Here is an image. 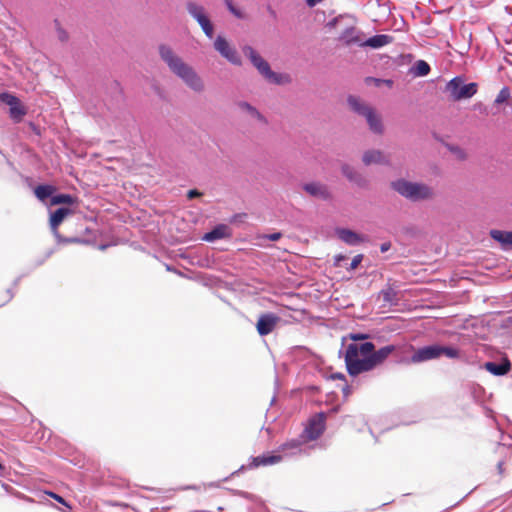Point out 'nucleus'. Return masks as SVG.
Returning a JSON list of instances; mask_svg holds the SVG:
<instances>
[{
    "label": "nucleus",
    "instance_id": "34",
    "mask_svg": "<svg viewBox=\"0 0 512 512\" xmlns=\"http://www.w3.org/2000/svg\"><path fill=\"white\" fill-rule=\"evenodd\" d=\"M363 258H364L363 254H357L356 256H354V258L352 259L347 270L352 271V270L357 269L358 266L361 264Z\"/></svg>",
    "mask_w": 512,
    "mask_h": 512
},
{
    "label": "nucleus",
    "instance_id": "23",
    "mask_svg": "<svg viewBox=\"0 0 512 512\" xmlns=\"http://www.w3.org/2000/svg\"><path fill=\"white\" fill-rule=\"evenodd\" d=\"M362 161L365 165L387 164L388 160L380 150H368L363 154Z\"/></svg>",
    "mask_w": 512,
    "mask_h": 512
},
{
    "label": "nucleus",
    "instance_id": "35",
    "mask_svg": "<svg viewBox=\"0 0 512 512\" xmlns=\"http://www.w3.org/2000/svg\"><path fill=\"white\" fill-rule=\"evenodd\" d=\"M46 494L49 495L51 498L55 499L60 504L64 505L69 511L72 509L71 505L68 504L62 496L54 492H46Z\"/></svg>",
    "mask_w": 512,
    "mask_h": 512
},
{
    "label": "nucleus",
    "instance_id": "26",
    "mask_svg": "<svg viewBox=\"0 0 512 512\" xmlns=\"http://www.w3.org/2000/svg\"><path fill=\"white\" fill-rule=\"evenodd\" d=\"M77 198L70 194H58L51 197L50 204L51 205H59V204H68L74 205L77 204Z\"/></svg>",
    "mask_w": 512,
    "mask_h": 512
},
{
    "label": "nucleus",
    "instance_id": "44",
    "mask_svg": "<svg viewBox=\"0 0 512 512\" xmlns=\"http://www.w3.org/2000/svg\"><path fill=\"white\" fill-rule=\"evenodd\" d=\"M343 393H344V395H345L346 397H347V396H349V395H350V393H351V389H350V387H349V386H346L345 388H343Z\"/></svg>",
    "mask_w": 512,
    "mask_h": 512
},
{
    "label": "nucleus",
    "instance_id": "2",
    "mask_svg": "<svg viewBox=\"0 0 512 512\" xmlns=\"http://www.w3.org/2000/svg\"><path fill=\"white\" fill-rule=\"evenodd\" d=\"M373 349L374 344L372 342L350 343L347 345L344 360L349 375L357 376L370 371L367 362L370 361V352H373Z\"/></svg>",
    "mask_w": 512,
    "mask_h": 512
},
{
    "label": "nucleus",
    "instance_id": "11",
    "mask_svg": "<svg viewBox=\"0 0 512 512\" xmlns=\"http://www.w3.org/2000/svg\"><path fill=\"white\" fill-rule=\"evenodd\" d=\"M303 190L310 196L327 201L332 198V194L325 184L320 182H309L302 186Z\"/></svg>",
    "mask_w": 512,
    "mask_h": 512
},
{
    "label": "nucleus",
    "instance_id": "42",
    "mask_svg": "<svg viewBox=\"0 0 512 512\" xmlns=\"http://www.w3.org/2000/svg\"><path fill=\"white\" fill-rule=\"evenodd\" d=\"M63 241L66 243H80L81 242V240L78 238L65 239Z\"/></svg>",
    "mask_w": 512,
    "mask_h": 512
},
{
    "label": "nucleus",
    "instance_id": "17",
    "mask_svg": "<svg viewBox=\"0 0 512 512\" xmlns=\"http://www.w3.org/2000/svg\"><path fill=\"white\" fill-rule=\"evenodd\" d=\"M232 236V232L229 226L225 224H219L214 227L210 232L203 236V240L212 242L218 239L229 238Z\"/></svg>",
    "mask_w": 512,
    "mask_h": 512
},
{
    "label": "nucleus",
    "instance_id": "32",
    "mask_svg": "<svg viewBox=\"0 0 512 512\" xmlns=\"http://www.w3.org/2000/svg\"><path fill=\"white\" fill-rule=\"evenodd\" d=\"M509 97H510V91H509V89H508L507 87H503V88L499 91V93H498V95H497V97H496V99H495V103H496V104H502V103H504L505 101H507V100L509 99Z\"/></svg>",
    "mask_w": 512,
    "mask_h": 512
},
{
    "label": "nucleus",
    "instance_id": "20",
    "mask_svg": "<svg viewBox=\"0 0 512 512\" xmlns=\"http://www.w3.org/2000/svg\"><path fill=\"white\" fill-rule=\"evenodd\" d=\"M341 171L349 181L354 182L359 187H365L367 185V180L365 177L357 172L352 166L343 164Z\"/></svg>",
    "mask_w": 512,
    "mask_h": 512
},
{
    "label": "nucleus",
    "instance_id": "12",
    "mask_svg": "<svg viewBox=\"0 0 512 512\" xmlns=\"http://www.w3.org/2000/svg\"><path fill=\"white\" fill-rule=\"evenodd\" d=\"M396 350L394 345H387L381 347L378 350L373 349V352H370V361L369 367L370 371L376 368L377 366L383 364L385 360Z\"/></svg>",
    "mask_w": 512,
    "mask_h": 512
},
{
    "label": "nucleus",
    "instance_id": "10",
    "mask_svg": "<svg viewBox=\"0 0 512 512\" xmlns=\"http://www.w3.org/2000/svg\"><path fill=\"white\" fill-rule=\"evenodd\" d=\"M325 421L326 415L325 413H318L313 416L308 423V426L305 429L307 434V438L310 440L317 439L325 430Z\"/></svg>",
    "mask_w": 512,
    "mask_h": 512
},
{
    "label": "nucleus",
    "instance_id": "27",
    "mask_svg": "<svg viewBox=\"0 0 512 512\" xmlns=\"http://www.w3.org/2000/svg\"><path fill=\"white\" fill-rule=\"evenodd\" d=\"M239 107L249 113L253 118L257 119L258 121L262 123H267L266 118L252 105H250L247 102H240Z\"/></svg>",
    "mask_w": 512,
    "mask_h": 512
},
{
    "label": "nucleus",
    "instance_id": "5",
    "mask_svg": "<svg viewBox=\"0 0 512 512\" xmlns=\"http://www.w3.org/2000/svg\"><path fill=\"white\" fill-rule=\"evenodd\" d=\"M441 356L455 359L459 358L460 352L454 347L441 346L438 344L421 347L414 351L411 356L412 363H421L433 359H438Z\"/></svg>",
    "mask_w": 512,
    "mask_h": 512
},
{
    "label": "nucleus",
    "instance_id": "13",
    "mask_svg": "<svg viewBox=\"0 0 512 512\" xmlns=\"http://www.w3.org/2000/svg\"><path fill=\"white\" fill-rule=\"evenodd\" d=\"M214 47L223 57H225L230 62L234 64H238L240 62L237 52L230 47L225 38L218 36L214 42Z\"/></svg>",
    "mask_w": 512,
    "mask_h": 512
},
{
    "label": "nucleus",
    "instance_id": "41",
    "mask_svg": "<svg viewBox=\"0 0 512 512\" xmlns=\"http://www.w3.org/2000/svg\"><path fill=\"white\" fill-rule=\"evenodd\" d=\"M201 195H202V193H201V192H199V191H198V190H196V189H192V190H189V191H188L187 197H188L189 199H193V198H195V197H199V196H201Z\"/></svg>",
    "mask_w": 512,
    "mask_h": 512
},
{
    "label": "nucleus",
    "instance_id": "18",
    "mask_svg": "<svg viewBox=\"0 0 512 512\" xmlns=\"http://www.w3.org/2000/svg\"><path fill=\"white\" fill-rule=\"evenodd\" d=\"M339 38L347 45L358 44L361 46L363 41V33L356 27L352 26L345 29Z\"/></svg>",
    "mask_w": 512,
    "mask_h": 512
},
{
    "label": "nucleus",
    "instance_id": "15",
    "mask_svg": "<svg viewBox=\"0 0 512 512\" xmlns=\"http://www.w3.org/2000/svg\"><path fill=\"white\" fill-rule=\"evenodd\" d=\"M335 233L341 241L348 245H357L365 241V238L362 235L350 229L337 228Z\"/></svg>",
    "mask_w": 512,
    "mask_h": 512
},
{
    "label": "nucleus",
    "instance_id": "1",
    "mask_svg": "<svg viewBox=\"0 0 512 512\" xmlns=\"http://www.w3.org/2000/svg\"><path fill=\"white\" fill-rule=\"evenodd\" d=\"M160 58L166 63L170 71L179 77L189 88L195 92L204 90V83L195 70L185 63L181 57L167 45L161 44L158 48Z\"/></svg>",
    "mask_w": 512,
    "mask_h": 512
},
{
    "label": "nucleus",
    "instance_id": "22",
    "mask_svg": "<svg viewBox=\"0 0 512 512\" xmlns=\"http://www.w3.org/2000/svg\"><path fill=\"white\" fill-rule=\"evenodd\" d=\"M490 237L500 243L503 248H509L512 246V231H503L492 229L489 232Z\"/></svg>",
    "mask_w": 512,
    "mask_h": 512
},
{
    "label": "nucleus",
    "instance_id": "38",
    "mask_svg": "<svg viewBox=\"0 0 512 512\" xmlns=\"http://www.w3.org/2000/svg\"><path fill=\"white\" fill-rule=\"evenodd\" d=\"M346 260H347V257L345 255H342V254L335 255L334 256V266L341 267L342 262L346 261Z\"/></svg>",
    "mask_w": 512,
    "mask_h": 512
},
{
    "label": "nucleus",
    "instance_id": "8",
    "mask_svg": "<svg viewBox=\"0 0 512 512\" xmlns=\"http://www.w3.org/2000/svg\"><path fill=\"white\" fill-rule=\"evenodd\" d=\"M187 11L199 23L204 33L209 37H213V25L209 18L205 15L204 8L194 2L187 3Z\"/></svg>",
    "mask_w": 512,
    "mask_h": 512
},
{
    "label": "nucleus",
    "instance_id": "31",
    "mask_svg": "<svg viewBox=\"0 0 512 512\" xmlns=\"http://www.w3.org/2000/svg\"><path fill=\"white\" fill-rule=\"evenodd\" d=\"M450 152L455 156V158L459 161H465L467 159V153L464 149L459 146H451L449 148Z\"/></svg>",
    "mask_w": 512,
    "mask_h": 512
},
{
    "label": "nucleus",
    "instance_id": "16",
    "mask_svg": "<svg viewBox=\"0 0 512 512\" xmlns=\"http://www.w3.org/2000/svg\"><path fill=\"white\" fill-rule=\"evenodd\" d=\"M282 460L280 455L263 454L260 456L252 457L251 462L248 464L250 469L258 468L260 466H270L279 463Z\"/></svg>",
    "mask_w": 512,
    "mask_h": 512
},
{
    "label": "nucleus",
    "instance_id": "9",
    "mask_svg": "<svg viewBox=\"0 0 512 512\" xmlns=\"http://www.w3.org/2000/svg\"><path fill=\"white\" fill-rule=\"evenodd\" d=\"M279 322L280 317L273 313L261 314L256 323V330L259 335L266 336L274 331Z\"/></svg>",
    "mask_w": 512,
    "mask_h": 512
},
{
    "label": "nucleus",
    "instance_id": "40",
    "mask_svg": "<svg viewBox=\"0 0 512 512\" xmlns=\"http://www.w3.org/2000/svg\"><path fill=\"white\" fill-rule=\"evenodd\" d=\"M300 446V442L297 440H293L291 442L285 443L282 446V450H286L288 448H298Z\"/></svg>",
    "mask_w": 512,
    "mask_h": 512
},
{
    "label": "nucleus",
    "instance_id": "29",
    "mask_svg": "<svg viewBox=\"0 0 512 512\" xmlns=\"http://www.w3.org/2000/svg\"><path fill=\"white\" fill-rule=\"evenodd\" d=\"M381 295L384 302L388 304H397V293L393 288L389 287L385 290H382Z\"/></svg>",
    "mask_w": 512,
    "mask_h": 512
},
{
    "label": "nucleus",
    "instance_id": "4",
    "mask_svg": "<svg viewBox=\"0 0 512 512\" xmlns=\"http://www.w3.org/2000/svg\"><path fill=\"white\" fill-rule=\"evenodd\" d=\"M347 102L351 110L366 119L369 129L375 134H383L384 127L380 115L377 111L362 101L359 97L350 95Z\"/></svg>",
    "mask_w": 512,
    "mask_h": 512
},
{
    "label": "nucleus",
    "instance_id": "39",
    "mask_svg": "<svg viewBox=\"0 0 512 512\" xmlns=\"http://www.w3.org/2000/svg\"><path fill=\"white\" fill-rule=\"evenodd\" d=\"M282 237V234L280 232H275L272 234L263 235L262 238L268 239L270 241H277Z\"/></svg>",
    "mask_w": 512,
    "mask_h": 512
},
{
    "label": "nucleus",
    "instance_id": "28",
    "mask_svg": "<svg viewBox=\"0 0 512 512\" xmlns=\"http://www.w3.org/2000/svg\"><path fill=\"white\" fill-rule=\"evenodd\" d=\"M414 76L422 77L426 76L430 72L429 64L424 60H418L412 68Z\"/></svg>",
    "mask_w": 512,
    "mask_h": 512
},
{
    "label": "nucleus",
    "instance_id": "19",
    "mask_svg": "<svg viewBox=\"0 0 512 512\" xmlns=\"http://www.w3.org/2000/svg\"><path fill=\"white\" fill-rule=\"evenodd\" d=\"M484 367L493 375L503 376L511 370V362L507 358H504L501 363L486 362Z\"/></svg>",
    "mask_w": 512,
    "mask_h": 512
},
{
    "label": "nucleus",
    "instance_id": "46",
    "mask_svg": "<svg viewBox=\"0 0 512 512\" xmlns=\"http://www.w3.org/2000/svg\"><path fill=\"white\" fill-rule=\"evenodd\" d=\"M3 468H4L3 465L0 463V470H2Z\"/></svg>",
    "mask_w": 512,
    "mask_h": 512
},
{
    "label": "nucleus",
    "instance_id": "30",
    "mask_svg": "<svg viewBox=\"0 0 512 512\" xmlns=\"http://www.w3.org/2000/svg\"><path fill=\"white\" fill-rule=\"evenodd\" d=\"M54 26L57 34V38L62 43H66L69 40V33L62 27L59 20L54 21Z\"/></svg>",
    "mask_w": 512,
    "mask_h": 512
},
{
    "label": "nucleus",
    "instance_id": "3",
    "mask_svg": "<svg viewBox=\"0 0 512 512\" xmlns=\"http://www.w3.org/2000/svg\"><path fill=\"white\" fill-rule=\"evenodd\" d=\"M391 187L402 197L412 202L431 200L435 197L433 188L421 182L398 179L391 183Z\"/></svg>",
    "mask_w": 512,
    "mask_h": 512
},
{
    "label": "nucleus",
    "instance_id": "25",
    "mask_svg": "<svg viewBox=\"0 0 512 512\" xmlns=\"http://www.w3.org/2000/svg\"><path fill=\"white\" fill-rule=\"evenodd\" d=\"M55 190V187L52 185H38L34 189V194L39 200L44 201L48 197H52Z\"/></svg>",
    "mask_w": 512,
    "mask_h": 512
},
{
    "label": "nucleus",
    "instance_id": "7",
    "mask_svg": "<svg viewBox=\"0 0 512 512\" xmlns=\"http://www.w3.org/2000/svg\"><path fill=\"white\" fill-rule=\"evenodd\" d=\"M243 52L245 56H247L252 64L257 68L259 73L265 77V79L272 83H281L282 76L273 72L269 63L264 60L252 47H244Z\"/></svg>",
    "mask_w": 512,
    "mask_h": 512
},
{
    "label": "nucleus",
    "instance_id": "6",
    "mask_svg": "<svg viewBox=\"0 0 512 512\" xmlns=\"http://www.w3.org/2000/svg\"><path fill=\"white\" fill-rule=\"evenodd\" d=\"M478 85L476 83L465 84L462 78L455 77L451 79L445 87L453 101L469 99L477 93Z\"/></svg>",
    "mask_w": 512,
    "mask_h": 512
},
{
    "label": "nucleus",
    "instance_id": "36",
    "mask_svg": "<svg viewBox=\"0 0 512 512\" xmlns=\"http://www.w3.org/2000/svg\"><path fill=\"white\" fill-rule=\"evenodd\" d=\"M368 337H369V335L364 334V333H350L344 339H349V340L356 342V341L366 340Z\"/></svg>",
    "mask_w": 512,
    "mask_h": 512
},
{
    "label": "nucleus",
    "instance_id": "37",
    "mask_svg": "<svg viewBox=\"0 0 512 512\" xmlns=\"http://www.w3.org/2000/svg\"><path fill=\"white\" fill-rule=\"evenodd\" d=\"M229 11L238 18H241V12L235 8L231 0H224Z\"/></svg>",
    "mask_w": 512,
    "mask_h": 512
},
{
    "label": "nucleus",
    "instance_id": "21",
    "mask_svg": "<svg viewBox=\"0 0 512 512\" xmlns=\"http://www.w3.org/2000/svg\"><path fill=\"white\" fill-rule=\"evenodd\" d=\"M393 41V37L386 34H378L370 37L367 40L362 41L361 47H371L374 49L381 48L390 44Z\"/></svg>",
    "mask_w": 512,
    "mask_h": 512
},
{
    "label": "nucleus",
    "instance_id": "24",
    "mask_svg": "<svg viewBox=\"0 0 512 512\" xmlns=\"http://www.w3.org/2000/svg\"><path fill=\"white\" fill-rule=\"evenodd\" d=\"M26 113L27 111L20 100L17 102V105L10 106L9 115L15 123L21 122Z\"/></svg>",
    "mask_w": 512,
    "mask_h": 512
},
{
    "label": "nucleus",
    "instance_id": "14",
    "mask_svg": "<svg viewBox=\"0 0 512 512\" xmlns=\"http://www.w3.org/2000/svg\"><path fill=\"white\" fill-rule=\"evenodd\" d=\"M73 214V210L67 207H61L55 210L50 215V227L54 233V235L58 238H61V236L58 233V228L61 225V223L64 221V219Z\"/></svg>",
    "mask_w": 512,
    "mask_h": 512
},
{
    "label": "nucleus",
    "instance_id": "43",
    "mask_svg": "<svg viewBox=\"0 0 512 512\" xmlns=\"http://www.w3.org/2000/svg\"><path fill=\"white\" fill-rule=\"evenodd\" d=\"M389 248H390V243H383V244L381 245V248H380V249H381V252H385V251H387Z\"/></svg>",
    "mask_w": 512,
    "mask_h": 512
},
{
    "label": "nucleus",
    "instance_id": "33",
    "mask_svg": "<svg viewBox=\"0 0 512 512\" xmlns=\"http://www.w3.org/2000/svg\"><path fill=\"white\" fill-rule=\"evenodd\" d=\"M0 100L2 102H4L5 104H7L9 107L13 106V105H17V102L19 101V99L16 96H13L8 93L0 94Z\"/></svg>",
    "mask_w": 512,
    "mask_h": 512
},
{
    "label": "nucleus",
    "instance_id": "45",
    "mask_svg": "<svg viewBox=\"0 0 512 512\" xmlns=\"http://www.w3.org/2000/svg\"><path fill=\"white\" fill-rule=\"evenodd\" d=\"M502 466H503V463L502 462H499L498 463V469H499V472L502 473Z\"/></svg>",
    "mask_w": 512,
    "mask_h": 512
}]
</instances>
